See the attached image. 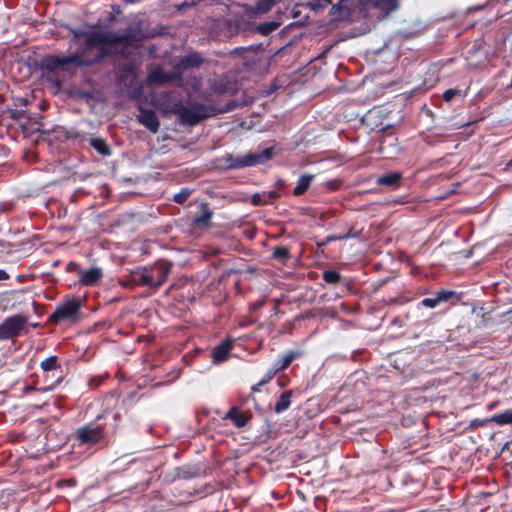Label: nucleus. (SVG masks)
Wrapping results in <instances>:
<instances>
[{
    "mask_svg": "<svg viewBox=\"0 0 512 512\" xmlns=\"http://www.w3.org/2000/svg\"><path fill=\"white\" fill-rule=\"evenodd\" d=\"M155 35L143 29V22L141 20L130 24L122 34L112 31L75 32V38L79 36L84 37L83 45L76 53L68 56H44L39 62V67L48 72L63 70L67 65L89 67L109 56H126L128 49Z\"/></svg>",
    "mask_w": 512,
    "mask_h": 512,
    "instance_id": "obj_1",
    "label": "nucleus"
},
{
    "mask_svg": "<svg viewBox=\"0 0 512 512\" xmlns=\"http://www.w3.org/2000/svg\"><path fill=\"white\" fill-rule=\"evenodd\" d=\"M61 381H62V377H61V376H59V377H57V379L54 381V383L50 384V385H49V386H47L46 388H41V389H39V390H40V391H43V392H44V391H50V390L54 389V387H55L56 385L60 384V383H61Z\"/></svg>",
    "mask_w": 512,
    "mask_h": 512,
    "instance_id": "obj_39",
    "label": "nucleus"
},
{
    "mask_svg": "<svg viewBox=\"0 0 512 512\" xmlns=\"http://www.w3.org/2000/svg\"><path fill=\"white\" fill-rule=\"evenodd\" d=\"M275 155L274 147H268L257 153H247L243 156L235 157L232 154H226L223 157L227 169H241L257 166L271 160Z\"/></svg>",
    "mask_w": 512,
    "mask_h": 512,
    "instance_id": "obj_4",
    "label": "nucleus"
},
{
    "mask_svg": "<svg viewBox=\"0 0 512 512\" xmlns=\"http://www.w3.org/2000/svg\"><path fill=\"white\" fill-rule=\"evenodd\" d=\"M7 113L9 114V117L11 119L17 120V121L26 117V110H23V109L8 108Z\"/></svg>",
    "mask_w": 512,
    "mask_h": 512,
    "instance_id": "obj_29",
    "label": "nucleus"
},
{
    "mask_svg": "<svg viewBox=\"0 0 512 512\" xmlns=\"http://www.w3.org/2000/svg\"><path fill=\"white\" fill-rule=\"evenodd\" d=\"M459 94L460 90L450 88L444 91L442 98L445 102H450L455 96Z\"/></svg>",
    "mask_w": 512,
    "mask_h": 512,
    "instance_id": "obj_33",
    "label": "nucleus"
},
{
    "mask_svg": "<svg viewBox=\"0 0 512 512\" xmlns=\"http://www.w3.org/2000/svg\"><path fill=\"white\" fill-rule=\"evenodd\" d=\"M191 193H192L191 189L184 187L173 196V201L177 204H183L187 201V199L189 198Z\"/></svg>",
    "mask_w": 512,
    "mask_h": 512,
    "instance_id": "obj_27",
    "label": "nucleus"
},
{
    "mask_svg": "<svg viewBox=\"0 0 512 512\" xmlns=\"http://www.w3.org/2000/svg\"><path fill=\"white\" fill-rule=\"evenodd\" d=\"M271 258L286 264L291 258L290 249L287 246H275L272 250Z\"/></svg>",
    "mask_w": 512,
    "mask_h": 512,
    "instance_id": "obj_21",
    "label": "nucleus"
},
{
    "mask_svg": "<svg viewBox=\"0 0 512 512\" xmlns=\"http://www.w3.org/2000/svg\"><path fill=\"white\" fill-rule=\"evenodd\" d=\"M147 277L145 266L138 267L130 272L128 279L122 282V286L127 288L135 286L147 287Z\"/></svg>",
    "mask_w": 512,
    "mask_h": 512,
    "instance_id": "obj_10",
    "label": "nucleus"
},
{
    "mask_svg": "<svg viewBox=\"0 0 512 512\" xmlns=\"http://www.w3.org/2000/svg\"><path fill=\"white\" fill-rule=\"evenodd\" d=\"M173 263L167 260H159L153 265L145 266L147 288L156 292L167 280L171 273Z\"/></svg>",
    "mask_w": 512,
    "mask_h": 512,
    "instance_id": "obj_5",
    "label": "nucleus"
},
{
    "mask_svg": "<svg viewBox=\"0 0 512 512\" xmlns=\"http://www.w3.org/2000/svg\"><path fill=\"white\" fill-rule=\"evenodd\" d=\"M103 415H98L93 421L85 423L75 430V440L80 445L94 446L100 443L106 437V425L100 421Z\"/></svg>",
    "mask_w": 512,
    "mask_h": 512,
    "instance_id": "obj_3",
    "label": "nucleus"
},
{
    "mask_svg": "<svg viewBox=\"0 0 512 512\" xmlns=\"http://www.w3.org/2000/svg\"><path fill=\"white\" fill-rule=\"evenodd\" d=\"M89 144L102 156H109L111 154V149L103 138L92 137L89 139Z\"/></svg>",
    "mask_w": 512,
    "mask_h": 512,
    "instance_id": "obj_20",
    "label": "nucleus"
},
{
    "mask_svg": "<svg viewBox=\"0 0 512 512\" xmlns=\"http://www.w3.org/2000/svg\"><path fill=\"white\" fill-rule=\"evenodd\" d=\"M82 300L76 296H66L48 317V323H77L82 317Z\"/></svg>",
    "mask_w": 512,
    "mask_h": 512,
    "instance_id": "obj_2",
    "label": "nucleus"
},
{
    "mask_svg": "<svg viewBox=\"0 0 512 512\" xmlns=\"http://www.w3.org/2000/svg\"><path fill=\"white\" fill-rule=\"evenodd\" d=\"M421 304L424 307H427V308H435L439 303H438L437 298L435 296V297H431V298H424L421 301Z\"/></svg>",
    "mask_w": 512,
    "mask_h": 512,
    "instance_id": "obj_35",
    "label": "nucleus"
},
{
    "mask_svg": "<svg viewBox=\"0 0 512 512\" xmlns=\"http://www.w3.org/2000/svg\"><path fill=\"white\" fill-rule=\"evenodd\" d=\"M278 372L275 370V368L273 366H271L267 371L266 373L264 374V376L261 378L260 382L263 384V385H266L268 384L274 377L275 375L277 374Z\"/></svg>",
    "mask_w": 512,
    "mask_h": 512,
    "instance_id": "obj_31",
    "label": "nucleus"
},
{
    "mask_svg": "<svg viewBox=\"0 0 512 512\" xmlns=\"http://www.w3.org/2000/svg\"><path fill=\"white\" fill-rule=\"evenodd\" d=\"M20 101H23V103L26 104V100H23V98H20Z\"/></svg>",
    "mask_w": 512,
    "mask_h": 512,
    "instance_id": "obj_48",
    "label": "nucleus"
},
{
    "mask_svg": "<svg viewBox=\"0 0 512 512\" xmlns=\"http://www.w3.org/2000/svg\"><path fill=\"white\" fill-rule=\"evenodd\" d=\"M251 201L253 205H266L269 203V200H262V196L259 193L254 194Z\"/></svg>",
    "mask_w": 512,
    "mask_h": 512,
    "instance_id": "obj_36",
    "label": "nucleus"
},
{
    "mask_svg": "<svg viewBox=\"0 0 512 512\" xmlns=\"http://www.w3.org/2000/svg\"><path fill=\"white\" fill-rule=\"evenodd\" d=\"M505 2H508L509 0H504Z\"/></svg>",
    "mask_w": 512,
    "mask_h": 512,
    "instance_id": "obj_49",
    "label": "nucleus"
},
{
    "mask_svg": "<svg viewBox=\"0 0 512 512\" xmlns=\"http://www.w3.org/2000/svg\"><path fill=\"white\" fill-rule=\"evenodd\" d=\"M252 418L251 411H241L238 407L232 406L225 414V420H230L237 428L245 427Z\"/></svg>",
    "mask_w": 512,
    "mask_h": 512,
    "instance_id": "obj_8",
    "label": "nucleus"
},
{
    "mask_svg": "<svg viewBox=\"0 0 512 512\" xmlns=\"http://www.w3.org/2000/svg\"><path fill=\"white\" fill-rule=\"evenodd\" d=\"M376 6L380 7L382 10H385L387 13L396 10L398 8L397 0H379Z\"/></svg>",
    "mask_w": 512,
    "mask_h": 512,
    "instance_id": "obj_28",
    "label": "nucleus"
},
{
    "mask_svg": "<svg viewBox=\"0 0 512 512\" xmlns=\"http://www.w3.org/2000/svg\"><path fill=\"white\" fill-rule=\"evenodd\" d=\"M277 383L278 385L281 387V388H284L288 385L289 383V378L285 375H282V376H279L277 378Z\"/></svg>",
    "mask_w": 512,
    "mask_h": 512,
    "instance_id": "obj_38",
    "label": "nucleus"
},
{
    "mask_svg": "<svg viewBox=\"0 0 512 512\" xmlns=\"http://www.w3.org/2000/svg\"><path fill=\"white\" fill-rule=\"evenodd\" d=\"M281 0H259L256 3L255 10L257 13L264 14L272 9L274 5L279 3Z\"/></svg>",
    "mask_w": 512,
    "mask_h": 512,
    "instance_id": "obj_26",
    "label": "nucleus"
},
{
    "mask_svg": "<svg viewBox=\"0 0 512 512\" xmlns=\"http://www.w3.org/2000/svg\"><path fill=\"white\" fill-rule=\"evenodd\" d=\"M359 231L354 232L353 228H350L349 231L346 234H357V237L359 236Z\"/></svg>",
    "mask_w": 512,
    "mask_h": 512,
    "instance_id": "obj_46",
    "label": "nucleus"
},
{
    "mask_svg": "<svg viewBox=\"0 0 512 512\" xmlns=\"http://www.w3.org/2000/svg\"><path fill=\"white\" fill-rule=\"evenodd\" d=\"M314 180V175L311 174H303L297 181L295 188L293 189L294 196L303 195L310 187L312 181Z\"/></svg>",
    "mask_w": 512,
    "mask_h": 512,
    "instance_id": "obj_18",
    "label": "nucleus"
},
{
    "mask_svg": "<svg viewBox=\"0 0 512 512\" xmlns=\"http://www.w3.org/2000/svg\"><path fill=\"white\" fill-rule=\"evenodd\" d=\"M9 278V274L5 270H0V280H6Z\"/></svg>",
    "mask_w": 512,
    "mask_h": 512,
    "instance_id": "obj_44",
    "label": "nucleus"
},
{
    "mask_svg": "<svg viewBox=\"0 0 512 512\" xmlns=\"http://www.w3.org/2000/svg\"><path fill=\"white\" fill-rule=\"evenodd\" d=\"M176 78L174 73L164 71L160 66L155 67L149 72L147 80L150 84L164 85L170 83Z\"/></svg>",
    "mask_w": 512,
    "mask_h": 512,
    "instance_id": "obj_11",
    "label": "nucleus"
},
{
    "mask_svg": "<svg viewBox=\"0 0 512 512\" xmlns=\"http://www.w3.org/2000/svg\"><path fill=\"white\" fill-rule=\"evenodd\" d=\"M40 368L44 372H50V371H56V370L61 371V366L58 363V357L56 355H52V356L44 359L43 361H41Z\"/></svg>",
    "mask_w": 512,
    "mask_h": 512,
    "instance_id": "obj_22",
    "label": "nucleus"
},
{
    "mask_svg": "<svg viewBox=\"0 0 512 512\" xmlns=\"http://www.w3.org/2000/svg\"><path fill=\"white\" fill-rule=\"evenodd\" d=\"M212 217L213 212L210 210L207 204H202V212L193 218L192 224L194 227L200 229L208 227Z\"/></svg>",
    "mask_w": 512,
    "mask_h": 512,
    "instance_id": "obj_16",
    "label": "nucleus"
},
{
    "mask_svg": "<svg viewBox=\"0 0 512 512\" xmlns=\"http://www.w3.org/2000/svg\"><path fill=\"white\" fill-rule=\"evenodd\" d=\"M269 200L278 199L280 197V194L277 191H270L268 193Z\"/></svg>",
    "mask_w": 512,
    "mask_h": 512,
    "instance_id": "obj_42",
    "label": "nucleus"
},
{
    "mask_svg": "<svg viewBox=\"0 0 512 512\" xmlns=\"http://www.w3.org/2000/svg\"><path fill=\"white\" fill-rule=\"evenodd\" d=\"M102 382H103V377H101V376H92L88 380V386L91 389H96V388H98L101 385Z\"/></svg>",
    "mask_w": 512,
    "mask_h": 512,
    "instance_id": "obj_34",
    "label": "nucleus"
},
{
    "mask_svg": "<svg viewBox=\"0 0 512 512\" xmlns=\"http://www.w3.org/2000/svg\"><path fill=\"white\" fill-rule=\"evenodd\" d=\"M302 355V352L299 350H290L277 359L272 366L275 368L277 372L283 371L287 369L291 363Z\"/></svg>",
    "mask_w": 512,
    "mask_h": 512,
    "instance_id": "obj_15",
    "label": "nucleus"
},
{
    "mask_svg": "<svg viewBox=\"0 0 512 512\" xmlns=\"http://www.w3.org/2000/svg\"><path fill=\"white\" fill-rule=\"evenodd\" d=\"M175 113L178 115L180 123L188 126H194L205 118V115L186 106H181Z\"/></svg>",
    "mask_w": 512,
    "mask_h": 512,
    "instance_id": "obj_7",
    "label": "nucleus"
},
{
    "mask_svg": "<svg viewBox=\"0 0 512 512\" xmlns=\"http://www.w3.org/2000/svg\"><path fill=\"white\" fill-rule=\"evenodd\" d=\"M278 27L279 23L269 21L257 25L254 30L263 36H267L273 31H275Z\"/></svg>",
    "mask_w": 512,
    "mask_h": 512,
    "instance_id": "obj_24",
    "label": "nucleus"
},
{
    "mask_svg": "<svg viewBox=\"0 0 512 512\" xmlns=\"http://www.w3.org/2000/svg\"><path fill=\"white\" fill-rule=\"evenodd\" d=\"M419 512H429V511L426 509H423V510H420Z\"/></svg>",
    "mask_w": 512,
    "mask_h": 512,
    "instance_id": "obj_47",
    "label": "nucleus"
},
{
    "mask_svg": "<svg viewBox=\"0 0 512 512\" xmlns=\"http://www.w3.org/2000/svg\"><path fill=\"white\" fill-rule=\"evenodd\" d=\"M28 323V316L16 314L0 323V341L19 337Z\"/></svg>",
    "mask_w": 512,
    "mask_h": 512,
    "instance_id": "obj_6",
    "label": "nucleus"
},
{
    "mask_svg": "<svg viewBox=\"0 0 512 512\" xmlns=\"http://www.w3.org/2000/svg\"><path fill=\"white\" fill-rule=\"evenodd\" d=\"M294 392V390H286L280 394L274 406L275 413L281 414L290 408Z\"/></svg>",
    "mask_w": 512,
    "mask_h": 512,
    "instance_id": "obj_17",
    "label": "nucleus"
},
{
    "mask_svg": "<svg viewBox=\"0 0 512 512\" xmlns=\"http://www.w3.org/2000/svg\"><path fill=\"white\" fill-rule=\"evenodd\" d=\"M137 121L152 133H156L159 130V119L155 111L151 109H140V114L137 115Z\"/></svg>",
    "mask_w": 512,
    "mask_h": 512,
    "instance_id": "obj_9",
    "label": "nucleus"
},
{
    "mask_svg": "<svg viewBox=\"0 0 512 512\" xmlns=\"http://www.w3.org/2000/svg\"><path fill=\"white\" fill-rule=\"evenodd\" d=\"M339 184L337 182H332L330 183V187L333 189V190H336L338 188Z\"/></svg>",
    "mask_w": 512,
    "mask_h": 512,
    "instance_id": "obj_45",
    "label": "nucleus"
},
{
    "mask_svg": "<svg viewBox=\"0 0 512 512\" xmlns=\"http://www.w3.org/2000/svg\"><path fill=\"white\" fill-rule=\"evenodd\" d=\"M276 187L278 189H284L286 187V182L283 180V179H279L277 182H276Z\"/></svg>",
    "mask_w": 512,
    "mask_h": 512,
    "instance_id": "obj_43",
    "label": "nucleus"
},
{
    "mask_svg": "<svg viewBox=\"0 0 512 512\" xmlns=\"http://www.w3.org/2000/svg\"><path fill=\"white\" fill-rule=\"evenodd\" d=\"M79 270H82L78 263L71 261L66 266L67 272H77L79 274Z\"/></svg>",
    "mask_w": 512,
    "mask_h": 512,
    "instance_id": "obj_37",
    "label": "nucleus"
},
{
    "mask_svg": "<svg viewBox=\"0 0 512 512\" xmlns=\"http://www.w3.org/2000/svg\"><path fill=\"white\" fill-rule=\"evenodd\" d=\"M103 276L102 269L91 267L88 270H79V282L84 286L95 285Z\"/></svg>",
    "mask_w": 512,
    "mask_h": 512,
    "instance_id": "obj_12",
    "label": "nucleus"
},
{
    "mask_svg": "<svg viewBox=\"0 0 512 512\" xmlns=\"http://www.w3.org/2000/svg\"><path fill=\"white\" fill-rule=\"evenodd\" d=\"M453 294V291L441 290L438 291L435 296L437 298L438 303H441L444 301H448L453 296Z\"/></svg>",
    "mask_w": 512,
    "mask_h": 512,
    "instance_id": "obj_32",
    "label": "nucleus"
},
{
    "mask_svg": "<svg viewBox=\"0 0 512 512\" xmlns=\"http://www.w3.org/2000/svg\"><path fill=\"white\" fill-rule=\"evenodd\" d=\"M232 348L233 341L231 339H226L216 345L212 351L213 362L220 363L226 360Z\"/></svg>",
    "mask_w": 512,
    "mask_h": 512,
    "instance_id": "obj_13",
    "label": "nucleus"
},
{
    "mask_svg": "<svg viewBox=\"0 0 512 512\" xmlns=\"http://www.w3.org/2000/svg\"><path fill=\"white\" fill-rule=\"evenodd\" d=\"M264 386L260 381L251 387V392H259L261 387Z\"/></svg>",
    "mask_w": 512,
    "mask_h": 512,
    "instance_id": "obj_40",
    "label": "nucleus"
},
{
    "mask_svg": "<svg viewBox=\"0 0 512 512\" xmlns=\"http://www.w3.org/2000/svg\"><path fill=\"white\" fill-rule=\"evenodd\" d=\"M322 278L327 284L336 285L341 280V274L336 270L329 269L323 272Z\"/></svg>",
    "mask_w": 512,
    "mask_h": 512,
    "instance_id": "obj_25",
    "label": "nucleus"
},
{
    "mask_svg": "<svg viewBox=\"0 0 512 512\" xmlns=\"http://www.w3.org/2000/svg\"><path fill=\"white\" fill-rule=\"evenodd\" d=\"M491 422H495L498 425H506L512 423V409H507L502 413H498L493 415L490 420Z\"/></svg>",
    "mask_w": 512,
    "mask_h": 512,
    "instance_id": "obj_23",
    "label": "nucleus"
},
{
    "mask_svg": "<svg viewBox=\"0 0 512 512\" xmlns=\"http://www.w3.org/2000/svg\"><path fill=\"white\" fill-rule=\"evenodd\" d=\"M357 234H343V235H328L325 243H330L333 241L346 240L349 238H356Z\"/></svg>",
    "mask_w": 512,
    "mask_h": 512,
    "instance_id": "obj_30",
    "label": "nucleus"
},
{
    "mask_svg": "<svg viewBox=\"0 0 512 512\" xmlns=\"http://www.w3.org/2000/svg\"><path fill=\"white\" fill-rule=\"evenodd\" d=\"M202 63H203V58L197 52H193V53L186 55L184 58L181 59V62H180L181 66L184 69L197 68Z\"/></svg>",
    "mask_w": 512,
    "mask_h": 512,
    "instance_id": "obj_19",
    "label": "nucleus"
},
{
    "mask_svg": "<svg viewBox=\"0 0 512 512\" xmlns=\"http://www.w3.org/2000/svg\"><path fill=\"white\" fill-rule=\"evenodd\" d=\"M485 422H486V420L482 421L480 419H474V420L471 421V426L472 427H478V426L483 425Z\"/></svg>",
    "mask_w": 512,
    "mask_h": 512,
    "instance_id": "obj_41",
    "label": "nucleus"
},
{
    "mask_svg": "<svg viewBox=\"0 0 512 512\" xmlns=\"http://www.w3.org/2000/svg\"><path fill=\"white\" fill-rule=\"evenodd\" d=\"M402 173L398 171L389 172L383 174L377 179V184L380 186H387L392 189H396L401 185Z\"/></svg>",
    "mask_w": 512,
    "mask_h": 512,
    "instance_id": "obj_14",
    "label": "nucleus"
}]
</instances>
